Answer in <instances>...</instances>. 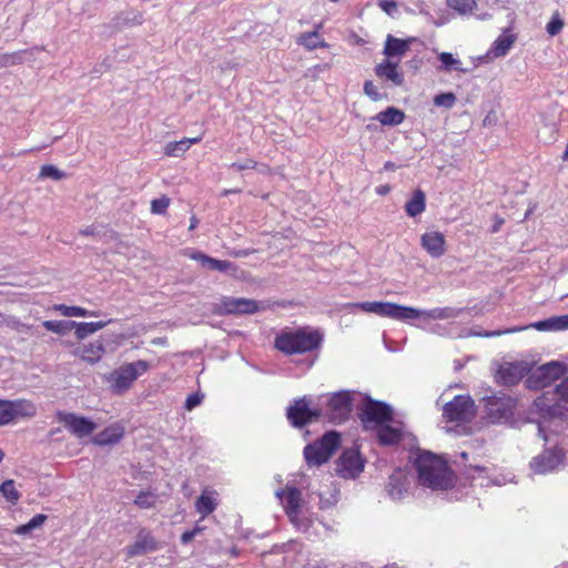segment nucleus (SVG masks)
Masks as SVG:
<instances>
[{
	"label": "nucleus",
	"mask_w": 568,
	"mask_h": 568,
	"mask_svg": "<svg viewBox=\"0 0 568 568\" xmlns=\"http://www.w3.org/2000/svg\"><path fill=\"white\" fill-rule=\"evenodd\" d=\"M296 42L308 51L326 49L329 47L317 30L301 33L297 37Z\"/></svg>",
	"instance_id": "nucleus-25"
},
{
	"label": "nucleus",
	"mask_w": 568,
	"mask_h": 568,
	"mask_svg": "<svg viewBox=\"0 0 568 568\" xmlns=\"http://www.w3.org/2000/svg\"><path fill=\"white\" fill-rule=\"evenodd\" d=\"M222 308L227 314H253L258 311L254 300L226 298L222 301Z\"/></svg>",
	"instance_id": "nucleus-22"
},
{
	"label": "nucleus",
	"mask_w": 568,
	"mask_h": 568,
	"mask_svg": "<svg viewBox=\"0 0 568 568\" xmlns=\"http://www.w3.org/2000/svg\"><path fill=\"white\" fill-rule=\"evenodd\" d=\"M358 416L364 427L368 428L369 424L382 426L390 422L393 419V410L390 406L383 402L368 399L363 404Z\"/></svg>",
	"instance_id": "nucleus-8"
},
{
	"label": "nucleus",
	"mask_w": 568,
	"mask_h": 568,
	"mask_svg": "<svg viewBox=\"0 0 568 568\" xmlns=\"http://www.w3.org/2000/svg\"><path fill=\"white\" fill-rule=\"evenodd\" d=\"M565 373V364L550 362L535 369L526 379V384L530 389H540L561 378Z\"/></svg>",
	"instance_id": "nucleus-7"
},
{
	"label": "nucleus",
	"mask_w": 568,
	"mask_h": 568,
	"mask_svg": "<svg viewBox=\"0 0 568 568\" xmlns=\"http://www.w3.org/2000/svg\"><path fill=\"white\" fill-rule=\"evenodd\" d=\"M171 200L166 195H162L159 199H154L151 201V212L153 214H165L168 207L170 206Z\"/></svg>",
	"instance_id": "nucleus-46"
},
{
	"label": "nucleus",
	"mask_w": 568,
	"mask_h": 568,
	"mask_svg": "<svg viewBox=\"0 0 568 568\" xmlns=\"http://www.w3.org/2000/svg\"><path fill=\"white\" fill-rule=\"evenodd\" d=\"M314 68L316 70L324 71V70H327L329 68V65L328 64H316Z\"/></svg>",
	"instance_id": "nucleus-58"
},
{
	"label": "nucleus",
	"mask_w": 568,
	"mask_h": 568,
	"mask_svg": "<svg viewBox=\"0 0 568 568\" xmlns=\"http://www.w3.org/2000/svg\"><path fill=\"white\" fill-rule=\"evenodd\" d=\"M364 93L375 102L381 101L383 99V95L381 94L378 88L371 80H366L364 82Z\"/></svg>",
	"instance_id": "nucleus-48"
},
{
	"label": "nucleus",
	"mask_w": 568,
	"mask_h": 568,
	"mask_svg": "<svg viewBox=\"0 0 568 568\" xmlns=\"http://www.w3.org/2000/svg\"><path fill=\"white\" fill-rule=\"evenodd\" d=\"M516 42V36L509 31L503 32L493 43L489 53L495 58L504 57Z\"/></svg>",
	"instance_id": "nucleus-28"
},
{
	"label": "nucleus",
	"mask_w": 568,
	"mask_h": 568,
	"mask_svg": "<svg viewBox=\"0 0 568 568\" xmlns=\"http://www.w3.org/2000/svg\"><path fill=\"white\" fill-rule=\"evenodd\" d=\"M352 399L348 392L334 393L327 403V418L335 424L345 422L352 412Z\"/></svg>",
	"instance_id": "nucleus-11"
},
{
	"label": "nucleus",
	"mask_w": 568,
	"mask_h": 568,
	"mask_svg": "<svg viewBox=\"0 0 568 568\" xmlns=\"http://www.w3.org/2000/svg\"><path fill=\"white\" fill-rule=\"evenodd\" d=\"M532 327L537 331H565L568 329V314L560 316H552L550 318L532 323L525 327H513L505 331H495L487 333L486 336H500L503 334H510L521 332L526 328Z\"/></svg>",
	"instance_id": "nucleus-13"
},
{
	"label": "nucleus",
	"mask_w": 568,
	"mask_h": 568,
	"mask_svg": "<svg viewBox=\"0 0 568 568\" xmlns=\"http://www.w3.org/2000/svg\"><path fill=\"white\" fill-rule=\"evenodd\" d=\"M377 438L379 444L384 446L397 445L403 439V432L400 428L390 426L386 423L378 427Z\"/></svg>",
	"instance_id": "nucleus-27"
},
{
	"label": "nucleus",
	"mask_w": 568,
	"mask_h": 568,
	"mask_svg": "<svg viewBox=\"0 0 568 568\" xmlns=\"http://www.w3.org/2000/svg\"><path fill=\"white\" fill-rule=\"evenodd\" d=\"M203 397L200 393L190 394L185 399L184 408L189 412L192 410L202 403Z\"/></svg>",
	"instance_id": "nucleus-49"
},
{
	"label": "nucleus",
	"mask_w": 568,
	"mask_h": 568,
	"mask_svg": "<svg viewBox=\"0 0 568 568\" xmlns=\"http://www.w3.org/2000/svg\"><path fill=\"white\" fill-rule=\"evenodd\" d=\"M475 414V402L468 395H456L443 407V417L448 423L470 422Z\"/></svg>",
	"instance_id": "nucleus-6"
},
{
	"label": "nucleus",
	"mask_w": 568,
	"mask_h": 568,
	"mask_svg": "<svg viewBox=\"0 0 568 568\" xmlns=\"http://www.w3.org/2000/svg\"><path fill=\"white\" fill-rule=\"evenodd\" d=\"M287 419L294 427H303L321 417L320 409H311L305 399H298L287 409Z\"/></svg>",
	"instance_id": "nucleus-15"
},
{
	"label": "nucleus",
	"mask_w": 568,
	"mask_h": 568,
	"mask_svg": "<svg viewBox=\"0 0 568 568\" xmlns=\"http://www.w3.org/2000/svg\"><path fill=\"white\" fill-rule=\"evenodd\" d=\"M39 176L41 179L48 178V179L59 181L65 176V173L60 171L57 166H54L52 164H44L40 169Z\"/></svg>",
	"instance_id": "nucleus-43"
},
{
	"label": "nucleus",
	"mask_w": 568,
	"mask_h": 568,
	"mask_svg": "<svg viewBox=\"0 0 568 568\" xmlns=\"http://www.w3.org/2000/svg\"><path fill=\"white\" fill-rule=\"evenodd\" d=\"M332 2H338L339 0H331Z\"/></svg>",
	"instance_id": "nucleus-64"
},
{
	"label": "nucleus",
	"mask_w": 568,
	"mask_h": 568,
	"mask_svg": "<svg viewBox=\"0 0 568 568\" xmlns=\"http://www.w3.org/2000/svg\"><path fill=\"white\" fill-rule=\"evenodd\" d=\"M386 489L389 496L394 499L402 497L403 493L406 490L402 471H395L389 476Z\"/></svg>",
	"instance_id": "nucleus-34"
},
{
	"label": "nucleus",
	"mask_w": 568,
	"mask_h": 568,
	"mask_svg": "<svg viewBox=\"0 0 568 568\" xmlns=\"http://www.w3.org/2000/svg\"><path fill=\"white\" fill-rule=\"evenodd\" d=\"M447 6L460 14H469L476 9V0H446Z\"/></svg>",
	"instance_id": "nucleus-39"
},
{
	"label": "nucleus",
	"mask_w": 568,
	"mask_h": 568,
	"mask_svg": "<svg viewBox=\"0 0 568 568\" xmlns=\"http://www.w3.org/2000/svg\"><path fill=\"white\" fill-rule=\"evenodd\" d=\"M202 530H203V527L195 526L193 529L184 531L181 535V542L183 545H186V544L191 542L194 539V537L197 534H200Z\"/></svg>",
	"instance_id": "nucleus-52"
},
{
	"label": "nucleus",
	"mask_w": 568,
	"mask_h": 568,
	"mask_svg": "<svg viewBox=\"0 0 568 568\" xmlns=\"http://www.w3.org/2000/svg\"><path fill=\"white\" fill-rule=\"evenodd\" d=\"M378 7L388 16L397 10V3L393 0H378Z\"/></svg>",
	"instance_id": "nucleus-53"
},
{
	"label": "nucleus",
	"mask_w": 568,
	"mask_h": 568,
	"mask_svg": "<svg viewBox=\"0 0 568 568\" xmlns=\"http://www.w3.org/2000/svg\"><path fill=\"white\" fill-rule=\"evenodd\" d=\"M375 74L382 80L390 81L395 87H400L404 83V75L398 70V63L389 59L378 63L375 69Z\"/></svg>",
	"instance_id": "nucleus-21"
},
{
	"label": "nucleus",
	"mask_w": 568,
	"mask_h": 568,
	"mask_svg": "<svg viewBox=\"0 0 568 568\" xmlns=\"http://www.w3.org/2000/svg\"><path fill=\"white\" fill-rule=\"evenodd\" d=\"M528 371L526 363H505L496 372L495 381L503 386H514L528 374Z\"/></svg>",
	"instance_id": "nucleus-14"
},
{
	"label": "nucleus",
	"mask_w": 568,
	"mask_h": 568,
	"mask_svg": "<svg viewBox=\"0 0 568 568\" xmlns=\"http://www.w3.org/2000/svg\"><path fill=\"white\" fill-rule=\"evenodd\" d=\"M422 247L434 258H439L446 253V240L438 231L426 232L420 237Z\"/></svg>",
	"instance_id": "nucleus-19"
},
{
	"label": "nucleus",
	"mask_w": 568,
	"mask_h": 568,
	"mask_svg": "<svg viewBox=\"0 0 568 568\" xmlns=\"http://www.w3.org/2000/svg\"><path fill=\"white\" fill-rule=\"evenodd\" d=\"M202 140V135L196 138H183L180 141L169 142L164 148V154L166 156H181L183 155L192 144H196Z\"/></svg>",
	"instance_id": "nucleus-29"
},
{
	"label": "nucleus",
	"mask_w": 568,
	"mask_h": 568,
	"mask_svg": "<svg viewBox=\"0 0 568 568\" xmlns=\"http://www.w3.org/2000/svg\"><path fill=\"white\" fill-rule=\"evenodd\" d=\"M414 465L423 486L442 490L453 486V471L440 456L426 450L418 452Z\"/></svg>",
	"instance_id": "nucleus-1"
},
{
	"label": "nucleus",
	"mask_w": 568,
	"mask_h": 568,
	"mask_svg": "<svg viewBox=\"0 0 568 568\" xmlns=\"http://www.w3.org/2000/svg\"><path fill=\"white\" fill-rule=\"evenodd\" d=\"M195 508L197 513L202 515V518H205L210 514H212L216 508V503L214 498L206 494L205 491L201 494L195 503Z\"/></svg>",
	"instance_id": "nucleus-35"
},
{
	"label": "nucleus",
	"mask_w": 568,
	"mask_h": 568,
	"mask_svg": "<svg viewBox=\"0 0 568 568\" xmlns=\"http://www.w3.org/2000/svg\"><path fill=\"white\" fill-rule=\"evenodd\" d=\"M390 192V186L388 184L379 185L376 187V193L379 195H386Z\"/></svg>",
	"instance_id": "nucleus-55"
},
{
	"label": "nucleus",
	"mask_w": 568,
	"mask_h": 568,
	"mask_svg": "<svg viewBox=\"0 0 568 568\" xmlns=\"http://www.w3.org/2000/svg\"><path fill=\"white\" fill-rule=\"evenodd\" d=\"M0 494L6 498L7 501L13 505L18 503L21 496L17 490L12 479H7L0 485Z\"/></svg>",
	"instance_id": "nucleus-38"
},
{
	"label": "nucleus",
	"mask_w": 568,
	"mask_h": 568,
	"mask_svg": "<svg viewBox=\"0 0 568 568\" xmlns=\"http://www.w3.org/2000/svg\"><path fill=\"white\" fill-rule=\"evenodd\" d=\"M564 28V21L558 18V17H555L552 18L548 23H547V32L550 34V36H556Z\"/></svg>",
	"instance_id": "nucleus-50"
},
{
	"label": "nucleus",
	"mask_w": 568,
	"mask_h": 568,
	"mask_svg": "<svg viewBox=\"0 0 568 568\" xmlns=\"http://www.w3.org/2000/svg\"><path fill=\"white\" fill-rule=\"evenodd\" d=\"M42 325L45 329L60 335L72 328L71 322L64 321H44Z\"/></svg>",
	"instance_id": "nucleus-41"
},
{
	"label": "nucleus",
	"mask_w": 568,
	"mask_h": 568,
	"mask_svg": "<svg viewBox=\"0 0 568 568\" xmlns=\"http://www.w3.org/2000/svg\"><path fill=\"white\" fill-rule=\"evenodd\" d=\"M375 119L382 125L395 126L400 124L405 120V113L395 106H388L384 111L377 113Z\"/></svg>",
	"instance_id": "nucleus-31"
},
{
	"label": "nucleus",
	"mask_w": 568,
	"mask_h": 568,
	"mask_svg": "<svg viewBox=\"0 0 568 568\" xmlns=\"http://www.w3.org/2000/svg\"><path fill=\"white\" fill-rule=\"evenodd\" d=\"M515 406L516 400L505 394L489 396L486 400L487 415L494 423L513 417Z\"/></svg>",
	"instance_id": "nucleus-10"
},
{
	"label": "nucleus",
	"mask_w": 568,
	"mask_h": 568,
	"mask_svg": "<svg viewBox=\"0 0 568 568\" xmlns=\"http://www.w3.org/2000/svg\"><path fill=\"white\" fill-rule=\"evenodd\" d=\"M457 101L456 95L453 92L439 93L434 97V104L436 106H444L452 109Z\"/></svg>",
	"instance_id": "nucleus-44"
},
{
	"label": "nucleus",
	"mask_w": 568,
	"mask_h": 568,
	"mask_svg": "<svg viewBox=\"0 0 568 568\" xmlns=\"http://www.w3.org/2000/svg\"><path fill=\"white\" fill-rule=\"evenodd\" d=\"M323 335L310 327L282 332L275 337L274 347L285 355L305 354L317 349Z\"/></svg>",
	"instance_id": "nucleus-2"
},
{
	"label": "nucleus",
	"mask_w": 568,
	"mask_h": 568,
	"mask_svg": "<svg viewBox=\"0 0 568 568\" xmlns=\"http://www.w3.org/2000/svg\"><path fill=\"white\" fill-rule=\"evenodd\" d=\"M81 234H83V235H92L93 234V229L92 227H88V229L81 231Z\"/></svg>",
	"instance_id": "nucleus-59"
},
{
	"label": "nucleus",
	"mask_w": 568,
	"mask_h": 568,
	"mask_svg": "<svg viewBox=\"0 0 568 568\" xmlns=\"http://www.w3.org/2000/svg\"><path fill=\"white\" fill-rule=\"evenodd\" d=\"M72 327L75 328L74 334L78 339H83L87 336L98 332L99 329L103 328L106 323L105 322H83V323H77L71 322Z\"/></svg>",
	"instance_id": "nucleus-33"
},
{
	"label": "nucleus",
	"mask_w": 568,
	"mask_h": 568,
	"mask_svg": "<svg viewBox=\"0 0 568 568\" xmlns=\"http://www.w3.org/2000/svg\"><path fill=\"white\" fill-rule=\"evenodd\" d=\"M13 420L18 418H31L37 414V407L33 402L24 398L9 400Z\"/></svg>",
	"instance_id": "nucleus-26"
},
{
	"label": "nucleus",
	"mask_w": 568,
	"mask_h": 568,
	"mask_svg": "<svg viewBox=\"0 0 568 568\" xmlns=\"http://www.w3.org/2000/svg\"><path fill=\"white\" fill-rule=\"evenodd\" d=\"M199 225V220L195 215H193L190 220V226H189V230L190 231H193L194 229H196Z\"/></svg>",
	"instance_id": "nucleus-56"
},
{
	"label": "nucleus",
	"mask_w": 568,
	"mask_h": 568,
	"mask_svg": "<svg viewBox=\"0 0 568 568\" xmlns=\"http://www.w3.org/2000/svg\"><path fill=\"white\" fill-rule=\"evenodd\" d=\"M352 306L366 313H373L381 317H387L396 321H409L420 317V311L412 306H403L392 302H359Z\"/></svg>",
	"instance_id": "nucleus-4"
},
{
	"label": "nucleus",
	"mask_w": 568,
	"mask_h": 568,
	"mask_svg": "<svg viewBox=\"0 0 568 568\" xmlns=\"http://www.w3.org/2000/svg\"><path fill=\"white\" fill-rule=\"evenodd\" d=\"M53 310L59 312L61 315L67 317H85L89 315H94V313H89L88 310L81 306H68L65 304H54Z\"/></svg>",
	"instance_id": "nucleus-37"
},
{
	"label": "nucleus",
	"mask_w": 568,
	"mask_h": 568,
	"mask_svg": "<svg viewBox=\"0 0 568 568\" xmlns=\"http://www.w3.org/2000/svg\"><path fill=\"white\" fill-rule=\"evenodd\" d=\"M385 169L386 170H394V164L392 162H386L385 163Z\"/></svg>",
	"instance_id": "nucleus-60"
},
{
	"label": "nucleus",
	"mask_w": 568,
	"mask_h": 568,
	"mask_svg": "<svg viewBox=\"0 0 568 568\" xmlns=\"http://www.w3.org/2000/svg\"><path fill=\"white\" fill-rule=\"evenodd\" d=\"M365 459L357 448H346L336 460V473L343 478H356L364 470Z\"/></svg>",
	"instance_id": "nucleus-9"
},
{
	"label": "nucleus",
	"mask_w": 568,
	"mask_h": 568,
	"mask_svg": "<svg viewBox=\"0 0 568 568\" xmlns=\"http://www.w3.org/2000/svg\"><path fill=\"white\" fill-rule=\"evenodd\" d=\"M257 162L252 160V159H247L244 163H237V162H234L231 164V168L234 169V170H237V171H244V170H248V169H256L257 168Z\"/></svg>",
	"instance_id": "nucleus-54"
},
{
	"label": "nucleus",
	"mask_w": 568,
	"mask_h": 568,
	"mask_svg": "<svg viewBox=\"0 0 568 568\" xmlns=\"http://www.w3.org/2000/svg\"><path fill=\"white\" fill-rule=\"evenodd\" d=\"M159 548V542L153 535L146 530L141 529L133 544L126 547L128 557H135L149 551H154Z\"/></svg>",
	"instance_id": "nucleus-18"
},
{
	"label": "nucleus",
	"mask_w": 568,
	"mask_h": 568,
	"mask_svg": "<svg viewBox=\"0 0 568 568\" xmlns=\"http://www.w3.org/2000/svg\"><path fill=\"white\" fill-rule=\"evenodd\" d=\"M407 50H408V42L406 40L395 38L390 34L387 36L384 51H383V53L387 58L403 55L406 53Z\"/></svg>",
	"instance_id": "nucleus-32"
},
{
	"label": "nucleus",
	"mask_w": 568,
	"mask_h": 568,
	"mask_svg": "<svg viewBox=\"0 0 568 568\" xmlns=\"http://www.w3.org/2000/svg\"><path fill=\"white\" fill-rule=\"evenodd\" d=\"M13 422L9 399H0V426L8 425Z\"/></svg>",
	"instance_id": "nucleus-47"
},
{
	"label": "nucleus",
	"mask_w": 568,
	"mask_h": 568,
	"mask_svg": "<svg viewBox=\"0 0 568 568\" xmlns=\"http://www.w3.org/2000/svg\"><path fill=\"white\" fill-rule=\"evenodd\" d=\"M151 365L144 359L124 364L114 369L108 381L111 383V389L115 394H122L129 390L139 376L150 369Z\"/></svg>",
	"instance_id": "nucleus-5"
},
{
	"label": "nucleus",
	"mask_w": 568,
	"mask_h": 568,
	"mask_svg": "<svg viewBox=\"0 0 568 568\" xmlns=\"http://www.w3.org/2000/svg\"><path fill=\"white\" fill-rule=\"evenodd\" d=\"M339 445L341 435L337 432L331 430L325 433L320 439L305 446L303 453L307 465L313 467L325 464Z\"/></svg>",
	"instance_id": "nucleus-3"
},
{
	"label": "nucleus",
	"mask_w": 568,
	"mask_h": 568,
	"mask_svg": "<svg viewBox=\"0 0 568 568\" xmlns=\"http://www.w3.org/2000/svg\"><path fill=\"white\" fill-rule=\"evenodd\" d=\"M104 354L105 347L100 339L82 344L73 351L74 356L91 365L100 362Z\"/></svg>",
	"instance_id": "nucleus-20"
},
{
	"label": "nucleus",
	"mask_w": 568,
	"mask_h": 568,
	"mask_svg": "<svg viewBox=\"0 0 568 568\" xmlns=\"http://www.w3.org/2000/svg\"><path fill=\"white\" fill-rule=\"evenodd\" d=\"M323 28V23H318L315 26V29L314 30H317L320 32V30Z\"/></svg>",
	"instance_id": "nucleus-62"
},
{
	"label": "nucleus",
	"mask_w": 568,
	"mask_h": 568,
	"mask_svg": "<svg viewBox=\"0 0 568 568\" xmlns=\"http://www.w3.org/2000/svg\"><path fill=\"white\" fill-rule=\"evenodd\" d=\"M276 496L281 498L284 510L290 520L294 524H297L302 506L301 490L296 487L286 486L282 490L277 491Z\"/></svg>",
	"instance_id": "nucleus-16"
},
{
	"label": "nucleus",
	"mask_w": 568,
	"mask_h": 568,
	"mask_svg": "<svg viewBox=\"0 0 568 568\" xmlns=\"http://www.w3.org/2000/svg\"><path fill=\"white\" fill-rule=\"evenodd\" d=\"M57 420L62 423L78 438L91 435L97 428V424L91 419L72 413L58 412Z\"/></svg>",
	"instance_id": "nucleus-12"
},
{
	"label": "nucleus",
	"mask_w": 568,
	"mask_h": 568,
	"mask_svg": "<svg viewBox=\"0 0 568 568\" xmlns=\"http://www.w3.org/2000/svg\"><path fill=\"white\" fill-rule=\"evenodd\" d=\"M438 59L442 62L440 69H443L445 71H450V70H460L462 71V69L459 68L460 61L455 59L452 53L442 52L438 55Z\"/></svg>",
	"instance_id": "nucleus-42"
},
{
	"label": "nucleus",
	"mask_w": 568,
	"mask_h": 568,
	"mask_svg": "<svg viewBox=\"0 0 568 568\" xmlns=\"http://www.w3.org/2000/svg\"><path fill=\"white\" fill-rule=\"evenodd\" d=\"M124 433V427L120 423H114L100 432L93 438V443L99 446L114 445L123 438Z\"/></svg>",
	"instance_id": "nucleus-23"
},
{
	"label": "nucleus",
	"mask_w": 568,
	"mask_h": 568,
	"mask_svg": "<svg viewBox=\"0 0 568 568\" xmlns=\"http://www.w3.org/2000/svg\"><path fill=\"white\" fill-rule=\"evenodd\" d=\"M186 255L191 260L199 262L202 266L213 271L227 272L233 267V264L229 261L217 260L199 251H192Z\"/></svg>",
	"instance_id": "nucleus-24"
},
{
	"label": "nucleus",
	"mask_w": 568,
	"mask_h": 568,
	"mask_svg": "<svg viewBox=\"0 0 568 568\" xmlns=\"http://www.w3.org/2000/svg\"><path fill=\"white\" fill-rule=\"evenodd\" d=\"M237 191L235 190H224L223 191V194H231V193H236Z\"/></svg>",
	"instance_id": "nucleus-61"
},
{
	"label": "nucleus",
	"mask_w": 568,
	"mask_h": 568,
	"mask_svg": "<svg viewBox=\"0 0 568 568\" xmlns=\"http://www.w3.org/2000/svg\"><path fill=\"white\" fill-rule=\"evenodd\" d=\"M420 316L425 315L430 320H445L454 316V311L450 307L434 308L426 312L420 311Z\"/></svg>",
	"instance_id": "nucleus-45"
},
{
	"label": "nucleus",
	"mask_w": 568,
	"mask_h": 568,
	"mask_svg": "<svg viewBox=\"0 0 568 568\" xmlns=\"http://www.w3.org/2000/svg\"><path fill=\"white\" fill-rule=\"evenodd\" d=\"M47 516L43 514H38L33 516L27 524L20 525L14 528L13 532L18 536H24L31 532L33 529L41 527L45 520Z\"/></svg>",
	"instance_id": "nucleus-36"
},
{
	"label": "nucleus",
	"mask_w": 568,
	"mask_h": 568,
	"mask_svg": "<svg viewBox=\"0 0 568 568\" xmlns=\"http://www.w3.org/2000/svg\"><path fill=\"white\" fill-rule=\"evenodd\" d=\"M426 209V195L420 189H416L412 197L405 204V212L410 217L420 215Z\"/></svg>",
	"instance_id": "nucleus-30"
},
{
	"label": "nucleus",
	"mask_w": 568,
	"mask_h": 568,
	"mask_svg": "<svg viewBox=\"0 0 568 568\" xmlns=\"http://www.w3.org/2000/svg\"><path fill=\"white\" fill-rule=\"evenodd\" d=\"M4 458V453L0 449V463L3 460Z\"/></svg>",
	"instance_id": "nucleus-63"
},
{
	"label": "nucleus",
	"mask_w": 568,
	"mask_h": 568,
	"mask_svg": "<svg viewBox=\"0 0 568 568\" xmlns=\"http://www.w3.org/2000/svg\"><path fill=\"white\" fill-rule=\"evenodd\" d=\"M561 462L562 454L560 450L547 449L532 458L530 467L536 474H546L557 468Z\"/></svg>",
	"instance_id": "nucleus-17"
},
{
	"label": "nucleus",
	"mask_w": 568,
	"mask_h": 568,
	"mask_svg": "<svg viewBox=\"0 0 568 568\" xmlns=\"http://www.w3.org/2000/svg\"><path fill=\"white\" fill-rule=\"evenodd\" d=\"M556 393L562 402L568 403V377L557 385Z\"/></svg>",
	"instance_id": "nucleus-51"
},
{
	"label": "nucleus",
	"mask_w": 568,
	"mask_h": 568,
	"mask_svg": "<svg viewBox=\"0 0 568 568\" xmlns=\"http://www.w3.org/2000/svg\"><path fill=\"white\" fill-rule=\"evenodd\" d=\"M156 495L152 491H140L134 499V505L142 509H149L155 506Z\"/></svg>",
	"instance_id": "nucleus-40"
},
{
	"label": "nucleus",
	"mask_w": 568,
	"mask_h": 568,
	"mask_svg": "<svg viewBox=\"0 0 568 568\" xmlns=\"http://www.w3.org/2000/svg\"><path fill=\"white\" fill-rule=\"evenodd\" d=\"M133 21L135 24H141L142 23V14L141 13L135 14Z\"/></svg>",
	"instance_id": "nucleus-57"
}]
</instances>
